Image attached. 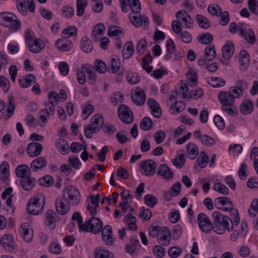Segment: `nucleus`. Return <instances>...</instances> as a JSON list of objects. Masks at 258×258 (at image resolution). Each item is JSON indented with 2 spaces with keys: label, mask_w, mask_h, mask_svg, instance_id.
I'll use <instances>...</instances> for the list:
<instances>
[{
  "label": "nucleus",
  "mask_w": 258,
  "mask_h": 258,
  "mask_svg": "<svg viewBox=\"0 0 258 258\" xmlns=\"http://www.w3.org/2000/svg\"><path fill=\"white\" fill-rule=\"evenodd\" d=\"M28 44L29 50L34 53L40 52L45 46L43 41L37 38H34Z\"/></svg>",
  "instance_id": "16"
},
{
  "label": "nucleus",
  "mask_w": 258,
  "mask_h": 258,
  "mask_svg": "<svg viewBox=\"0 0 258 258\" xmlns=\"http://www.w3.org/2000/svg\"><path fill=\"white\" fill-rule=\"evenodd\" d=\"M44 205V197L42 195H40V197L36 196L31 199L28 203L27 212L31 215H39L43 212Z\"/></svg>",
  "instance_id": "5"
},
{
  "label": "nucleus",
  "mask_w": 258,
  "mask_h": 258,
  "mask_svg": "<svg viewBox=\"0 0 258 258\" xmlns=\"http://www.w3.org/2000/svg\"><path fill=\"white\" fill-rule=\"evenodd\" d=\"M46 225L49 226L51 228H53L56 218L55 213L53 210H49L47 211L46 213Z\"/></svg>",
  "instance_id": "38"
},
{
  "label": "nucleus",
  "mask_w": 258,
  "mask_h": 258,
  "mask_svg": "<svg viewBox=\"0 0 258 258\" xmlns=\"http://www.w3.org/2000/svg\"><path fill=\"white\" fill-rule=\"evenodd\" d=\"M15 172L16 175L21 179L31 175V170L28 166L25 164L18 166Z\"/></svg>",
  "instance_id": "27"
},
{
  "label": "nucleus",
  "mask_w": 258,
  "mask_h": 258,
  "mask_svg": "<svg viewBox=\"0 0 258 258\" xmlns=\"http://www.w3.org/2000/svg\"><path fill=\"white\" fill-rule=\"evenodd\" d=\"M157 174L167 180L171 179L173 177V172L165 164H161L158 167Z\"/></svg>",
  "instance_id": "22"
},
{
  "label": "nucleus",
  "mask_w": 258,
  "mask_h": 258,
  "mask_svg": "<svg viewBox=\"0 0 258 258\" xmlns=\"http://www.w3.org/2000/svg\"><path fill=\"white\" fill-rule=\"evenodd\" d=\"M20 183L23 189L26 191L32 190L35 184V179L30 176L22 178L20 180Z\"/></svg>",
  "instance_id": "26"
},
{
  "label": "nucleus",
  "mask_w": 258,
  "mask_h": 258,
  "mask_svg": "<svg viewBox=\"0 0 258 258\" xmlns=\"http://www.w3.org/2000/svg\"><path fill=\"white\" fill-rule=\"evenodd\" d=\"M240 35L244 38L250 44H254L255 41V37L252 30L248 29L246 32H244L242 29L240 31Z\"/></svg>",
  "instance_id": "43"
},
{
  "label": "nucleus",
  "mask_w": 258,
  "mask_h": 258,
  "mask_svg": "<svg viewBox=\"0 0 258 258\" xmlns=\"http://www.w3.org/2000/svg\"><path fill=\"white\" fill-rule=\"evenodd\" d=\"M55 208L57 213L63 215L67 213L70 209V202L66 196H59L55 201Z\"/></svg>",
  "instance_id": "11"
},
{
  "label": "nucleus",
  "mask_w": 258,
  "mask_h": 258,
  "mask_svg": "<svg viewBox=\"0 0 258 258\" xmlns=\"http://www.w3.org/2000/svg\"><path fill=\"white\" fill-rule=\"evenodd\" d=\"M42 151V146L37 142H32L28 144L27 151L28 155L31 157H36Z\"/></svg>",
  "instance_id": "18"
},
{
  "label": "nucleus",
  "mask_w": 258,
  "mask_h": 258,
  "mask_svg": "<svg viewBox=\"0 0 258 258\" xmlns=\"http://www.w3.org/2000/svg\"><path fill=\"white\" fill-rule=\"evenodd\" d=\"M234 45L232 43H226L222 48L223 56L229 59L234 53Z\"/></svg>",
  "instance_id": "34"
},
{
  "label": "nucleus",
  "mask_w": 258,
  "mask_h": 258,
  "mask_svg": "<svg viewBox=\"0 0 258 258\" xmlns=\"http://www.w3.org/2000/svg\"><path fill=\"white\" fill-rule=\"evenodd\" d=\"M55 46L59 51H68L73 47V43L67 39H58L55 42Z\"/></svg>",
  "instance_id": "24"
},
{
  "label": "nucleus",
  "mask_w": 258,
  "mask_h": 258,
  "mask_svg": "<svg viewBox=\"0 0 258 258\" xmlns=\"http://www.w3.org/2000/svg\"><path fill=\"white\" fill-rule=\"evenodd\" d=\"M197 222L200 228L205 233L210 232L214 230V223L212 224L208 216L204 213H200L197 217Z\"/></svg>",
  "instance_id": "10"
},
{
  "label": "nucleus",
  "mask_w": 258,
  "mask_h": 258,
  "mask_svg": "<svg viewBox=\"0 0 258 258\" xmlns=\"http://www.w3.org/2000/svg\"><path fill=\"white\" fill-rule=\"evenodd\" d=\"M181 184L179 182H176L170 188L169 192L172 197H176L179 195L180 192Z\"/></svg>",
  "instance_id": "60"
},
{
  "label": "nucleus",
  "mask_w": 258,
  "mask_h": 258,
  "mask_svg": "<svg viewBox=\"0 0 258 258\" xmlns=\"http://www.w3.org/2000/svg\"><path fill=\"white\" fill-rule=\"evenodd\" d=\"M77 33L76 27L74 26H71L63 30L62 36L64 38H68L76 35Z\"/></svg>",
  "instance_id": "49"
},
{
  "label": "nucleus",
  "mask_w": 258,
  "mask_h": 258,
  "mask_svg": "<svg viewBox=\"0 0 258 258\" xmlns=\"http://www.w3.org/2000/svg\"><path fill=\"white\" fill-rule=\"evenodd\" d=\"M130 19L132 24L136 27H140L144 25L145 29L148 27L149 20L145 16H142L140 14H136V15L130 14Z\"/></svg>",
  "instance_id": "14"
},
{
  "label": "nucleus",
  "mask_w": 258,
  "mask_h": 258,
  "mask_svg": "<svg viewBox=\"0 0 258 258\" xmlns=\"http://www.w3.org/2000/svg\"><path fill=\"white\" fill-rule=\"evenodd\" d=\"M126 78L127 81L132 85H135L137 84L140 79L139 75L133 74L131 72H128L126 75Z\"/></svg>",
  "instance_id": "57"
},
{
  "label": "nucleus",
  "mask_w": 258,
  "mask_h": 258,
  "mask_svg": "<svg viewBox=\"0 0 258 258\" xmlns=\"http://www.w3.org/2000/svg\"><path fill=\"white\" fill-rule=\"evenodd\" d=\"M171 240V235L169 229L166 227L160 228L159 234L158 237V242L162 246L168 245Z\"/></svg>",
  "instance_id": "15"
},
{
  "label": "nucleus",
  "mask_w": 258,
  "mask_h": 258,
  "mask_svg": "<svg viewBox=\"0 0 258 258\" xmlns=\"http://www.w3.org/2000/svg\"><path fill=\"white\" fill-rule=\"evenodd\" d=\"M38 182L40 185L43 186L48 187L53 185L54 180L51 175H47L43 177L40 178L39 179Z\"/></svg>",
  "instance_id": "51"
},
{
  "label": "nucleus",
  "mask_w": 258,
  "mask_h": 258,
  "mask_svg": "<svg viewBox=\"0 0 258 258\" xmlns=\"http://www.w3.org/2000/svg\"><path fill=\"white\" fill-rule=\"evenodd\" d=\"M198 40L202 44H208L213 41V36L211 34L206 33L198 38Z\"/></svg>",
  "instance_id": "53"
},
{
  "label": "nucleus",
  "mask_w": 258,
  "mask_h": 258,
  "mask_svg": "<svg viewBox=\"0 0 258 258\" xmlns=\"http://www.w3.org/2000/svg\"><path fill=\"white\" fill-rule=\"evenodd\" d=\"M90 198L91 200L92 204L94 206L93 207L90 205L88 204L86 207V209L92 216H95L97 214V208L99 206L98 203L100 198V196L99 194H97L95 198L93 196H90Z\"/></svg>",
  "instance_id": "25"
},
{
  "label": "nucleus",
  "mask_w": 258,
  "mask_h": 258,
  "mask_svg": "<svg viewBox=\"0 0 258 258\" xmlns=\"http://www.w3.org/2000/svg\"><path fill=\"white\" fill-rule=\"evenodd\" d=\"M2 247L8 251H12L14 249V240L10 234H5L1 238Z\"/></svg>",
  "instance_id": "23"
},
{
  "label": "nucleus",
  "mask_w": 258,
  "mask_h": 258,
  "mask_svg": "<svg viewBox=\"0 0 258 258\" xmlns=\"http://www.w3.org/2000/svg\"><path fill=\"white\" fill-rule=\"evenodd\" d=\"M253 104L251 100L246 99L243 101L240 106V111L244 115H247L252 111Z\"/></svg>",
  "instance_id": "28"
},
{
  "label": "nucleus",
  "mask_w": 258,
  "mask_h": 258,
  "mask_svg": "<svg viewBox=\"0 0 258 258\" xmlns=\"http://www.w3.org/2000/svg\"><path fill=\"white\" fill-rule=\"evenodd\" d=\"M44 105L45 108L39 111L40 126H43L44 124H46L47 121V117L52 116L54 114L55 109L53 100H49L48 99V100L44 102Z\"/></svg>",
  "instance_id": "6"
},
{
  "label": "nucleus",
  "mask_w": 258,
  "mask_h": 258,
  "mask_svg": "<svg viewBox=\"0 0 258 258\" xmlns=\"http://www.w3.org/2000/svg\"><path fill=\"white\" fill-rule=\"evenodd\" d=\"M110 64L112 73H116L119 70L120 66V61L119 56L116 55H112Z\"/></svg>",
  "instance_id": "47"
},
{
  "label": "nucleus",
  "mask_w": 258,
  "mask_h": 258,
  "mask_svg": "<svg viewBox=\"0 0 258 258\" xmlns=\"http://www.w3.org/2000/svg\"><path fill=\"white\" fill-rule=\"evenodd\" d=\"M140 167L143 174L150 177L155 174L157 165L154 161L149 159L141 162Z\"/></svg>",
  "instance_id": "12"
},
{
  "label": "nucleus",
  "mask_w": 258,
  "mask_h": 258,
  "mask_svg": "<svg viewBox=\"0 0 258 258\" xmlns=\"http://www.w3.org/2000/svg\"><path fill=\"white\" fill-rule=\"evenodd\" d=\"M105 28L103 24H98L96 25L92 32V37L95 42H98L103 36Z\"/></svg>",
  "instance_id": "21"
},
{
  "label": "nucleus",
  "mask_w": 258,
  "mask_h": 258,
  "mask_svg": "<svg viewBox=\"0 0 258 258\" xmlns=\"http://www.w3.org/2000/svg\"><path fill=\"white\" fill-rule=\"evenodd\" d=\"M81 49L85 52L89 53L93 49V45L88 37L84 36L82 38L80 43Z\"/></svg>",
  "instance_id": "37"
},
{
  "label": "nucleus",
  "mask_w": 258,
  "mask_h": 258,
  "mask_svg": "<svg viewBox=\"0 0 258 258\" xmlns=\"http://www.w3.org/2000/svg\"><path fill=\"white\" fill-rule=\"evenodd\" d=\"M214 230L219 234H222L227 230L231 231L234 224H232V220L227 216L222 215L220 212L215 211L213 213Z\"/></svg>",
  "instance_id": "1"
},
{
  "label": "nucleus",
  "mask_w": 258,
  "mask_h": 258,
  "mask_svg": "<svg viewBox=\"0 0 258 258\" xmlns=\"http://www.w3.org/2000/svg\"><path fill=\"white\" fill-rule=\"evenodd\" d=\"M234 99L240 97L243 95V91L237 86L231 87L228 91Z\"/></svg>",
  "instance_id": "64"
},
{
  "label": "nucleus",
  "mask_w": 258,
  "mask_h": 258,
  "mask_svg": "<svg viewBox=\"0 0 258 258\" xmlns=\"http://www.w3.org/2000/svg\"><path fill=\"white\" fill-rule=\"evenodd\" d=\"M20 232L25 241L27 242L31 241L33 237V230L29 223H23L21 225Z\"/></svg>",
  "instance_id": "17"
},
{
  "label": "nucleus",
  "mask_w": 258,
  "mask_h": 258,
  "mask_svg": "<svg viewBox=\"0 0 258 258\" xmlns=\"http://www.w3.org/2000/svg\"><path fill=\"white\" fill-rule=\"evenodd\" d=\"M0 24L9 27L12 32L18 31L21 26V22L17 19L16 16L7 12L0 13Z\"/></svg>",
  "instance_id": "3"
},
{
  "label": "nucleus",
  "mask_w": 258,
  "mask_h": 258,
  "mask_svg": "<svg viewBox=\"0 0 258 258\" xmlns=\"http://www.w3.org/2000/svg\"><path fill=\"white\" fill-rule=\"evenodd\" d=\"M27 1L26 0H16L17 7L22 15H26L28 14L26 3Z\"/></svg>",
  "instance_id": "52"
},
{
  "label": "nucleus",
  "mask_w": 258,
  "mask_h": 258,
  "mask_svg": "<svg viewBox=\"0 0 258 258\" xmlns=\"http://www.w3.org/2000/svg\"><path fill=\"white\" fill-rule=\"evenodd\" d=\"M120 120L126 124L131 123L134 120V115L132 110L124 104L120 105L117 110Z\"/></svg>",
  "instance_id": "9"
},
{
  "label": "nucleus",
  "mask_w": 258,
  "mask_h": 258,
  "mask_svg": "<svg viewBox=\"0 0 258 258\" xmlns=\"http://www.w3.org/2000/svg\"><path fill=\"white\" fill-rule=\"evenodd\" d=\"M77 15L82 16L85 13V9L88 5L87 0H77Z\"/></svg>",
  "instance_id": "45"
},
{
  "label": "nucleus",
  "mask_w": 258,
  "mask_h": 258,
  "mask_svg": "<svg viewBox=\"0 0 258 258\" xmlns=\"http://www.w3.org/2000/svg\"><path fill=\"white\" fill-rule=\"evenodd\" d=\"M199 153V148L194 144L190 143L186 146V154L188 158L195 159L197 158Z\"/></svg>",
  "instance_id": "30"
},
{
  "label": "nucleus",
  "mask_w": 258,
  "mask_h": 258,
  "mask_svg": "<svg viewBox=\"0 0 258 258\" xmlns=\"http://www.w3.org/2000/svg\"><path fill=\"white\" fill-rule=\"evenodd\" d=\"M128 5L132 10L133 14H139L141 8L140 1L139 0H127Z\"/></svg>",
  "instance_id": "48"
},
{
  "label": "nucleus",
  "mask_w": 258,
  "mask_h": 258,
  "mask_svg": "<svg viewBox=\"0 0 258 258\" xmlns=\"http://www.w3.org/2000/svg\"><path fill=\"white\" fill-rule=\"evenodd\" d=\"M231 95L228 92L221 91L219 93L218 99L222 104L223 110L229 115L235 116L237 110L233 105L234 99Z\"/></svg>",
  "instance_id": "2"
},
{
  "label": "nucleus",
  "mask_w": 258,
  "mask_h": 258,
  "mask_svg": "<svg viewBox=\"0 0 258 258\" xmlns=\"http://www.w3.org/2000/svg\"><path fill=\"white\" fill-rule=\"evenodd\" d=\"M46 163V160L44 158L39 157L32 162L30 167L33 171H36L45 167Z\"/></svg>",
  "instance_id": "29"
},
{
  "label": "nucleus",
  "mask_w": 258,
  "mask_h": 258,
  "mask_svg": "<svg viewBox=\"0 0 258 258\" xmlns=\"http://www.w3.org/2000/svg\"><path fill=\"white\" fill-rule=\"evenodd\" d=\"M8 105L7 109V114L5 116L6 119H8L12 116L15 110V103L14 97L12 94L8 95Z\"/></svg>",
  "instance_id": "40"
},
{
  "label": "nucleus",
  "mask_w": 258,
  "mask_h": 258,
  "mask_svg": "<svg viewBox=\"0 0 258 258\" xmlns=\"http://www.w3.org/2000/svg\"><path fill=\"white\" fill-rule=\"evenodd\" d=\"M56 147L61 153L66 154L68 153L69 149V146L67 141L62 139H59L56 141Z\"/></svg>",
  "instance_id": "36"
},
{
  "label": "nucleus",
  "mask_w": 258,
  "mask_h": 258,
  "mask_svg": "<svg viewBox=\"0 0 258 258\" xmlns=\"http://www.w3.org/2000/svg\"><path fill=\"white\" fill-rule=\"evenodd\" d=\"M213 189L224 195H227L229 194L228 188L224 184L217 182L213 185Z\"/></svg>",
  "instance_id": "55"
},
{
  "label": "nucleus",
  "mask_w": 258,
  "mask_h": 258,
  "mask_svg": "<svg viewBox=\"0 0 258 258\" xmlns=\"http://www.w3.org/2000/svg\"><path fill=\"white\" fill-rule=\"evenodd\" d=\"M103 227V223L101 220L94 216L84 224V228L81 230L98 234L100 232Z\"/></svg>",
  "instance_id": "7"
},
{
  "label": "nucleus",
  "mask_w": 258,
  "mask_h": 258,
  "mask_svg": "<svg viewBox=\"0 0 258 258\" xmlns=\"http://www.w3.org/2000/svg\"><path fill=\"white\" fill-rule=\"evenodd\" d=\"M101 236L102 240L106 245H113L114 238L113 236L112 228L110 225H106L102 229Z\"/></svg>",
  "instance_id": "13"
},
{
  "label": "nucleus",
  "mask_w": 258,
  "mask_h": 258,
  "mask_svg": "<svg viewBox=\"0 0 258 258\" xmlns=\"http://www.w3.org/2000/svg\"><path fill=\"white\" fill-rule=\"evenodd\" d=\"M196 19L199 26L203 29H208L211 26V23L209 20L202 15H197L196 16Z\"/></svg>",
  "instance_id": "42"
},
{
  "label": "nucleus",
  "mask_w": 258,
  "mask_h": 258,
  "mask_svg": "<svg viewBox=\"0 0 258 258\" xmlns=\"http://www.w3.org/2000/svg\"><path fill=\"white\" fill-rule=\"evenodd\" d=\"M95 258H113V254L107 250L97 248L95 251Z\"/></svg>",
  "instance_id": "46"
},
{
  "label": "nucleus",
  "mask_w": 258,
  "mask_h": 258,
  "mask_svg": "<svg viewBox=\"0 0 258 258\" xmlns=\"http://www.w3.org/2000/svg\"><path fill=\"white\" fill-rule=\"evenodd\" d=\"M139 240L137 237L132 236L130 239V243L126 245L125 250L131 254L133 253L137 249Z\"/></svg>",
  "instance_id": "35"
},
{
  "label": "nucleus",
  "mask_w": 258,
  "mask_h": 258,
  "mask_svg": "<svg viewBox=\"0 0 258 258\" xmlns=\"http://www.w3.org/2000/svg\"><path fill=\"white\" fill-rule=\"evenodd\" d=\"M243 221L241 223V229L237 231L235 230L233 231L230 236V238L231 241H235L240 236L242 237H244L246 235L247 232V225L245 224V229L244 228V226H243Z\"/></svg>",
  "instance_id": "32"
},
{
  "label": "nucleus",
  "mask_w": 258,
  "mask_h": 258,
  "mask_svg": "<svg viewBox=\"0 0 258 258\" xmlns=\"http://www.w3.org/2000/svg\"><path fill=\"white\" fill-rule=\"evenodd\" d=\"M216 53L214 45L207 46L204 51V55L206 60L208 61H212L216 57Z\"/></svg>",
  "instance_id": "41"
},
{
  "label": "nucleus",
  "mask_w": 258,
  "mask_h": 258,
  "mask_svg": "<svg viewBox=\"0 0 258 258\" xmlns=\"http://www.w3.org/2000/svg\"><path fill=\"white\" fill-rule=\"evenodd\" d=\"M233 207H230V210L229 211L230 214L232 217L231 220L233 221L232 224H234L235 225H237L239 223V214L238 211Z\"/></svg>",
  "instance_id": "61"
},
{
  "label": "nucleus",
  "mask_w": 258,
  "mask_h": 258,
  "mask_svg": "<svg viewBox=\"0 0 258 258\" xmlns=\"http://www.w3.org/2000/svg\"><path fill=\"white\" fill-rule=\"evenodd\" d=\"M145 203L148 207L153 208L158 203V199L154 196L147 194L144 197Z\"/></svg>",
  "instance_id": "50"
},
{
  "label": "nucleus",
  "mask_w": 258,
  "mask_h": 258,
  "mask_svg": "<svg viewBox=\"0 0 258 258\" xmlns=\"http://www.w3.org/2000/svg\"><path fill=\"white\" fill-rule=\"evenodd\" d=\"M182 253V249L177 246H173L169 248L168 255L172 258H176Z\"/></svg>",
  "instance_id": "62"
},
{
  "label": "nucleus",
  "mask_w": 258,
  "mask_h": 258,
  "mask_svg": "<svg viewBox=\"0 0 258 258\" xmlns=\"http://www.w3.org/2000/svg\"><path fill=\"white\" fill-rule=\"evenodd\" d=\"M201 153L203 155L199 157L197 159V162L198 165L201 168H203L207 165L209 160V156L206 155L204 152H202Z\"/></svg>",
  "instance_id": "63"
},
{
  "label": "nucleus",
  "mask_w": 258,
  "mask_h": 258,
  "mask_svg": "<svg viewBox=\"0 0 258 258\" xmlns=\"http://www.w3.org/2000/svg\"><path fill=\"white\" fill-rule=\"evenodd\" d=\"M122 51L124 58L128 59L132 56L134 52V46L133 42L132 41L127 42Z\"/></svg>",
  "instance_id": "33"
},
{
  "label": "nucleus",
  "mask_w": 258,
  "mask_h": 258,
  "mask_svg": "<svg viewBox=\"0 0 258 258\" xmlns=\"http://www.w3.org/2000/svg\"><path fill=\"white\" fill-rule=\"evenodd\" d=\"M63 196L67 195L69 200L73 205L78 204L81 201V195L79 190L74 186L69 185L63 190Z\"/></svg>",
  "instance_id": "8"
},
{
  "label": "nucleus",
  "mask_w": 258,
  "mask_h": 258,
  "mask_svg": "<svg viewBox=\"0 0 258 258\" xmlns=\"http://www.w3.org/2000/svg\"><path fill=\"white\" fill-rule=\"evenodd\" d=\"M172 164L178 168H182L185 162V159L183 154H180L177 158L172 160Z\"/></svg>",
  "instance_id": "54"
},
{
  "label": "nucleus",
  "mask_w": 258,
  "mask_h": 258,
  "mask_svg": "<svg viewBox=\"0 0 258 258\" xmlns=\"http://www.w3.org/2000/svg\"><path fill=\"white\" fill-rule=\"evenodd\" d=\"M82 69H84L85 72L89 74L88 79L90 84H94L96 81V74L92 66L85 63L82 65Z\"/></svg>",
  "instance_id": "31"
},
{
  "label": "nucleus",
  "mask_w": 258,
  "mask_h": 258,
  "mask_svg": "<svg viewBox=\"0 0 258 258\" xmlns=\"http://www.w3.org/2000/svg\"><path fill=\"white\" fill-rule=\"evenodd\" d=\"M131 98L133 102L139 106L142 105L145 102L146 95L143 89L138 88L134 94H132Z\"/></svg>",
  "instance_id": "19"
},
{
  "label": "nucleus",
  "mask_w": 258,
  "mask_h": 258,
  "mask_svg": "<svg viewBox=\"0 0 258 258\" xmlns=\"http://www.w3.org/2000/svg\"><path fill=\"white\" fill-rule=\"evenodd\" d=\"M35 81L36 77L33 74H28L21 76L18 80V83L21 88H26Z\"/></svg>",
  "instance_id": "20"
},
{
  "label": "nucleus",
  "mask_w": 258,
  "mask_h": 258,
  "mask_svg": "<svg viewBox=\"0 0 258 258\" xmlns=\"http://www.w3.org/2000/svg\"><path fill=\"white\" fill-rule=\"evenodd\" d=\"M103 116L101 114L95 115L91 119L88 126H86L84 134L86 138L90 139L93 134L96 133L103 125Z\"/></svg>",
  "instance_id": "4"
},
{
  "label": "nucleus",
  "mask_w": 258,
  "mask_h": 258,
  "mask_svg": "<svg viewBox=\"0 0 258 258\" xmlns=\"http://www.w3.org/2000/svg\"><path fill=\"white\" fill-rule=\"evenodd\" d=\"M9 165L7 162H3L0 165V178L6 181L9 176Z\"/></svg>",
  "instance_id": "39"
},
{
  "label": "nucleus",
  "mask_w": 258,
  "mask_h": 258,
  "mask_svg": "<svg viewBox=\"0 0 258 258\" xmlns=\"http://www.w3.org/2000/svg\"><path fill=\"white\" fill-rule=\"evenodd\" d=\"M94 69L99 73H104L106 71V64L100 59H97L95 61Z\"/></svg>",
  "instance_id": "58"
},
{
  "label": "nucleus",
  "mask_w": 258,
  "mask_h": 258,
  "mask_svg": "<svg viewBox=\"0 0 258 258\" xmlns=\"http://www.w3.org/2000/svg\"><path fill=\"white\" fill-rule=\"evenodd\" d=\"M153 125L152 119L149 117H144L140 123V127L144 131L150 130Z\"/></svg>",
  "instance_id": "56"
},
{
  "label": "nucleus",
  "mask_w": 258,
  "mask_h": 258,
  "mask_svg": "<svg viewBox=\"0 0 258 258\" xmlns=\"http://www.w3.org/2000/svg\"><path fill=\"white\" fill-rule=\"evenodd\" d=\"M248 6L252 14L258 15V0H248Z\"/></svg>",
  "instance_id": "59"
},
{
  "label": "nucleus",
  "mask_w": 258,
  "mask_h": 258,
  "mask_svg": "<svg viewBox=\"0 0 258 258\" xmlns=\"http://www.w3.org/2000/svg\"><path fill=\"white\" fill-rule=\"evenodd\" d=\"M208 83L214 87H220L225 85V80L220 77H211L208 79Z\"/></svg>",
  "instance_id": "44"
}]
</instances>
